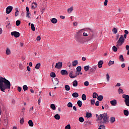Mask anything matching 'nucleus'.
<instances>
[{
  "mask_svg": "<svg viewBox=\"0 0 129 129\" xmlns=\"http://www.w3.org/2000/svg\"><path fill=\"white\" fill-rule=\"evenodd\" d=\"M98 97V94L96 92H94L93 93V98H96Z\"/></svg>",
  "mask_w": 129,
  "mask_h": 129,
  "instance_id": "obj_35",
  "label": "nucleus"
},
{
  "mask_svg": "<svg viewBox=\"0 0 129 129\" xmlns=\"http://www.w3.org/2000/svg\"><path fill=\"white\" fill-rule=\"evenodd\" d=\"M73 71H71L69 74V76L71 78H75L76 77V76L75 75H74Z\"/></svg>",
  "mask_w": 129,
  "mask_h": 129,
  "instance_id": "obj_13",
  "label": "nucleus"
},
{
  "mask_svg": "<svg viewBox=\"0 0 129 129\" xmlns=\"http://www.w3.org/2000/svg\"><path fill=\"white\" fill-rule=\"evenodd\" d=\"M91 103L92 105H94V104H95V100H94V99L91 100Z\"/></svg>",
  "mask_w": 129,
  "mask_h": 129,
  "instance_id": "obj_53",
  "label": "nucleus"
},
{
  "mask_svg": "<svg viewBox=\"0 0 129 129\" xmlns=\"http://www.w3.org/2000/svg\"><path fill=\"white\" fill-rule=\"evenodd\" d=\"M123 43H124V37H123V35H121L117 42V44L116 46L117 48H118V47L121 46Z\"/></svg>",
  "mask_w": 129,
  "mask_h": 129,
  "instance_id": "obj_4",
  "label": "nucleus"
},
{
  "mask_svg": "<svg viewBox=\"0 0 129 129\" xmlns=\"http://www.w3.org/2000/svg\"><path fill=\"white\" fill-rule=\"evenodd\" d=\"M4 124V125H8V120L7 119L5 120Z\"/></svg>",
  "mask_w": 129,
  "mask_h": 129,
  "instance_id": "obj_60",
  "label": "nucleus"
},
{
  "mask_svg": "<svg viewBox=\"0 0 129 129\" xmlns=\"http://www.w3.org/2000/svg\"><path fill=\"white\" fill-rule=\"evenodd\" d=\"M16 26H18L19 25H21V21L20 20L16 21Z\"/></svg>",
  "mask_w": 129,
  "mask_h": 129,
  "instance_id": "obj_52",
  "label": "nucleus"
},
{
  "mask_svg": "<svg viewBox=\"0 0 129 129\" xmlns=\"http://www.w3.org/2000/svg\"><path fill=\"white\" fill-rule=\"evenodd\" d=\"M11 49H10V48L7 47L6 48V55H11Z\"/></svg>",
  "mask_w": 129,
  "mask_h": 129,
  "instance_id": "obj_14",
  "label": "nucleus"
},
{
  "mask_svg": "<svg viewBox=\"0 0 129 129\" xmlns=\"http://www.w3.org/2000/svg\"><path fill=\"white\" fill-rule=\"evenodd\" d=\"M17 90L19 92H21L22 91V88L21 87H18Z\"/></svg>",
  "mask_w": 129,
  "mask_h": 129,
  "instance_id": "obj_59",
  "label": "nucleus"
},
{
  "mask_svg": "<svg viewBox=\"0 0 129 129\" xmlns=\"http://www.w3.org/2000/svg\"><path fill=\"white\" fill-rule=\"evenodd\" d=\"M6 89H11V82L5 78L0 77V90L5 92Z\"/></svg>",
  "mask_w": 129,
  "mask_h": 129,
  "instance_id": "obj_1",
  "label": "nucleus"
},
{
  "mask_svg": "<svg viewBox=\"0 0 129 129\" xmlns=\"http://www.w3.org/2000/svg\"><path fill=\"white\" fill-rule=\"evenodd\" d=\"M20 123L21 124H24V122H25V120L24 119V118H22L20 119Z\"/></svg>",
  "mask_w": 129,
  "mask_h": 129,
  "instance_id": "obj_51",
  "label": "nucleus"
},
{
  "mask_svg": "<svg viewBox=\"0 0 129 129\" xmlns=\"http://www.w3.org/2000/svg\"><path fill=\"white\" fill-rule=\"evenodd\" d=\"M90 69V67L89 66H85L84 68V69L86 72L88 71V70H89Z\"/></svg>",
  "mask_w": 129,
  "mask_h": 129,
  "instance_id": "obj_29",
  "label": "nucleus"
},
{
  "mask_svg": "<svg viewBox=\"0 0 129 129\" xmlns=\"http://www.w3.org/2000/svg\"><path fill=\"white\" fill-rule=\"evenodd\" d=\"M73 11V7H71L70 8H69L68 9V13L69 14H71V13H72Z\"/></svg>",
  "mask_w": 129,
  "mask_h": 129,
  "instance_id": "obj_31",
  "label": "nucleus"
},
{
  "mask_svg": "<svg viewBox=\"0 0 129 129\" xmlns=\"http://www.w3.org/2000/svg\"><path fill=\"white\" fill-rule=\"evenodd\" d=\"M99 126L102 129H105V126L104 125H100Z\"/></svg>",
  "mask_w": 129,
  "mask_h": 129,
  "instance_id": "obj_57",
  "label": "nucleus"
},
{
  "mask_svg": "<svg viewBox=\"0 0 129 129\" xmlns=\"http://www.w3.org/2000/svg\"><path fill=\"white\" fill-rule=\"evenodd\" d=\"M54 117L57 120H59V119H60V115H59V114H56L54 116Z\"/></svg>",
  "mask_w": 129,
  "mask_h": 129,
  "instance_id": "obj_25",
  "label": "nucleus"
},
{
  "mask_svg": "<svg viewBox=\"0 0 129 129\" xmlns=\"http://www.w3.org/2000/svg\"><path fill=\"white\" fill-rule=\"evenodd\" d=\"M11 35L14 36L15 38H19L20 36V33L17 31H13L11 32Z\"/></svg>",
  "mask_w": 129,
  "mask_h": 129,
  "instance_id": "obj_9",
  "label": "nucleus"
},
{
  "mask_svg": "<svg viewBox=\"0 0 129 129\" xmlns=\"http://www.w3.org/2000/svg\"><path fill=\"white\" fill-rule=\"evenodd\" d=\"M107 3H108V0H105V2L104 3V6H107Z\"/></svg>",
  "mask_w": 129,
  "mask_h": 129,
  "instance_id": "obj_62",
  "label": "nucleus"
},
{
  "mask_svg": "<svg viewBox=\"0 0 129 129\" xmlns=\"http://www.w3.org/2000/svg\"><path fill=\"white\" fill-rule=\"evenodd\" d=\"M103 64V61L100 60L98 62V66L99 68H101L102 67V65Z\"/></svg>",
  "mask_w": 129,
  "mask_h": 129,
  "instance_id": "obj_16",
  "label": "nucleus"
},
{
  "mask_svg": "<svg viewBox=\"0 0 129 129\" xmlns=\"http://www.w3.org/2000/svg\"><path fill=\"white\" fill-rule=\"evenodd\" d=\"M36 8H37V3H33L32 5L31 9H32V10H35Z\"/></svg>",
  "mask_w": 129,
  "mask_h": 129,
  "instance_id": "obj_26",
  "label": "nucleus"
},
{
  "mask_svg": "<svg viewBox=\"0 0 129 129\" xmlns=\"http://www.w3.org/2000/svg\"><path fill=\"white\" fill-rule=\"evenodd\" d=\"M76 69H77V72H81L82 68H81V66H78L77 67Z\"/></svg>",
  "mask_w": 129,
  "mask_h": 129,
  "instance_id": "obj_37",
  "label": "nucleus"
},
{
  "mask_svg": "<svg viewBox=\"0 0 129 129\" xmlns=\"http://www.w3.org/2000/svg\"><path fill=\"white\" fill-rule=\"evenodd\" d=\"M68 107H73V104L71 102H69L68 103Z\"/></svg>",
  "mask_w": 129,
  "mask_h": 129,
  "instance_id": "obj_49",
  "label": "nucleus"
},
{
  "mask_svg": "<svg viewBox=\"0 0 129 129\" xmlns=\"http://www.w3.org/2000/svg\"><path fill=\"white\" fill-rule=\"evenodd\" d=\"M58 22V20L56 18H52L51 19V23L52 24H57V22Z\"/></svg>",
  "mask_w": 129,
  "mask_h": 129,
  "instance_id": "obj_27",
  "label": "nucleus"
},
{
  "mask_svg": "<svg viewBox=\"0 0 129 129\" xmlns=\"http://www.w3.org/2000/svg\"><path fill=\"white\" fill-rule=\"evenodd\" d=\"M36 40L37 41H41V36H37L36 38Z\"/></svg>",
  "mask_w": 129,
  "mask_h": 129,
  "instance_id": "obj_61",
  "label": "nucleus"
},
{
  "mask_svg": "<svg viewBox=\"0 0 129 129\" xmlns=\"http://www.w3.org/2000/svg\"><path fill=\"white\" fill-rule=\"evenodd\" d=\"M86 115L87 118H89V117H91V116H92V114H91V113L87 112Z\"/></svg>",
  "mask_w": 129,
  "mask_h": 129,
  "instance_id": "obj_32",
  "label": "nucleus"
},
{
  "mask_svg": "<svg viewBox=\"0 0 129 129\" xmlns=\"http://www.w3.org/2000/svg\"><path fill=\"white\" fill-rule=\"evenodd\" d=\"M72 96L74 98H77V97H78V96H79V94H78V93H77V92H75L72 94Z\"/></svg>",
  "mask_w": 129,
  "mask_h": 129,
  "instance_id": "obj_17",
  "label": "nucleus"
},
{
  "mask_svg": "<svg viewBox=\"0 0 129 129\" xmlns=\"http://www.w3.org/2000/svg\"><path fill=\"white\" fill-rule=\"evenodd\" d=\"M19 68L20 70H23L24 69V66L22 63H20L19 65Z\"/></svg>",
  "mask_w": 129,
  "mask_h": 129,
  "instance_id": "obj_46",
  "label": "nucleus"
},
{
  "mask_svg": "<svg viewBox=\"0 0 129 129\" xmlns=\"http://www.w3.org/2000/svg\"><path fill=\"white\" fill-rule=\"evenodd\" d=\"M40 67H41V63H37L35 66V69H40Z\"/></svg>",
  "mask_w": 129,
  "mask_h": 129,
  "instance_id": "obj_34",
  "label": "nucleus"
},
{
  "mask_svg": "<svg viewBox=\"0 0 129 129\" xmlns=\"http://www.w3.org/2000/svg\"><path fill=\"white\" fill-rule=\"evenodd\" d=\"M77 104L79 107H81V106H82V101H81V100H78Z\"/></svg>",
  "mask_w": 129,
  "mask_h": 129,
  "instance_id": "obj_28",
  "label": "nucleus"
},
{
  "mask_svg": "<svg viewBox=\"0 0 129 129\" xmlns=\"http://www.w3.org/2000/svg\"><path fill=\"white\" fill-rule=\"evenodd\" d=\"M114 64V60L111 61L109 60L108 62L109 66H111V65H113Z\"/></svg>",
  "mask_w": 129,
  "mask_h": 129,
  "instance_id": "obj_40",
  "label": "nucleus"
},
{
  "mask_svg": "<svg viewBox=\"0 0 129 129\" xmlns=\"http://www.w3.org/2000/svg\"><path fill=\"white\" fill-rule=\"evenodd\" d=\"M50 77H52L53 78H55L56 77V74L54 72H51L50 74Z\"/></svg>",
  "mask_w": 129,
  "mask_h": 129,
  "instance_id": "obj_38",
  "label": "nucleus"
},
{
  "mask_svg": "<svg viewBox=\"0 0 129 129\" xmlns=\"http://www.w3.org/2000/svg\"><path fill=\"white\" fill-rule=\"evenodd\" d=\"M106 77L107 81L108 82V81H109V79H110V77H109V75L108 74V73H107V74H106Z\"/></svg>",
  "mask_w": 129,
  "mask_h": 129,
  "instance_id": "obj_50",
  "label": "nucleus"
},
{
  "mask_svg": "<svg viewBox=\"0 0 129 129\" xmlns=\"http://www.w3.org/2000/svg\"><path fill=\"white\" fill-rule=\"evenodd\" d=\"M123 113L125 115V116H128V114H129L128 110H124Z\"/></svg>",
  "mask_w": 129,
  "mask_h": 129,
  "instance_id": "obj_24",
  "label": "nucleus"
},
{
  "mask_svg": "<svg viewBox=\"0 0 129 129\" xmlns=\"http://www.w3.org/2000/svg\"><path fill=\"white\" fill-rule=\"evenodd\" d=\"M61 75H68V72L66 70H62L60 71Z\"/></svg>",
  "mask_w": 129,
  "mask_h": 129,
  "instance_id": "obj_12",
  "label": "nucleus"
},
{
  "mask_svg": "<svg viewBox=\"0 0 129 129\" xmlns=\"http://www.w3.org/2000/svg\"><path fill=\"white\" fill-rule=\"evenodd\" d=\"M62 66H63V63L62 62H58L56 63L55 68L56 69H61Z\"/></svg>",
  "mask_w": 129,
  "mask_h": 129,
  "instance_id": "obj_8",
  "label": "nucleus"
},
{
  "mask_svg": "<svg viewBox=\"0 0 129 129\" xmlns=\"http://www.w3.org/2000/svg\"><path fill=\"white\" fill-rule=\"evenodd\" d=\"M122 97L124 99V102L125 103V105H126V106H129V95L123 94Z\"/></svg>",
  "mask_w": 129,
  "mask_h": 129,
  "instance_id": "obj_5",
  "label": "nucleus"
},
{
  "mask_svg": "<svg viewBox=\"0 0 129 129\" xmlns=\"http://www.w3.org/2000/svg\"><path fill=\"white\" fill-rule=\"evenodd\" d=\"M28 124L29 126H34V123L32 120H29L28 121Z\"/></svg>",
  "mask_w": 129,
  "mask_h": 129,
  "instance_id": "obj_21",
  "label": "nucleus"
},
{
  "mask_svg": "<svg viewBox=\"0 0 129 129\" xmlns=\"http://www.w3.org/2000/svg\"><path fill=\"white\" fill-rule=\"evenodd\" d=\"M114 121H115V118L114 117H111L110 118V122L113 123Z\"/></svg>",
  "mask_w": 129,
  "mask_h": 129,
  "instance_id": "obj_43",
  "label": "nucleus"
},
{
  "mask_svg": "<svg viewBox=\"0 0 129 129\" xmlns=\"http://www.w3.org/2000/svg\"><path fill=\"white\" fill-rule=\"evenodd\" d=\"M82 100H83L84 101L86 100V95H85V94H83L82 95Z\"/></svg>",
  "mask_w": 129,
  "mask_h": 129,
  "instance_id": "obj_36",
  "label": "nucleus"
},
{
  "mask_svg": "<svg viewBox=\"0 0 129 129\" xmlns=\"http://www.w3.org/2000/svg\"><path fill=\"white\" fill-rule=\"evenodd\" d=\"M112 50L113 52H117V47H116L115 46H113L112 47Z\"/></svg>",
  "mask_w": 129,
  "mask_h": 129,
  "instance_id": "obj_45",
  "label": "nucleus"
},
{
  "mask_svg": "<svg viewBox=\"0 0 129 129\" xmlns=\"http://www.w3.org/2000/svg\"><path fill=\"white\" fill-rule=\"evenodd\" d=\"M125 49H126V50H127V51H129V46L126 45Z\"/></svg>",
  "mask_w": 129,
  "mask_h": 129,
  "instance_id": "obj_64",
  "label": "nucleus"
},
{
  "mask_svg": "<svg viewBox=\"0 0 129 129\" xmlns=\"http://www.w3.org/2000/svg\"><path fill=\"white\" fill-rule=\"evenodd\" d=\"M77 64H78V60H75L72 61V66L74 67H75V66H76V65H77Z\"/></svg>",
  "mask_w": 129,
  "mask_h": 129,
  "instance_id": "obj_18",
  "label": "nucleus"
},
{
  "mask_svg": "<svg viewBox=\"0 0 129 129\" xmlns=\"http://www.w3.org/2000/svg\"><path fill=\"white\" fill-rule=\"evenodd\" d=\"M64 89L66 91H69V90H70V86L68 85H66L64 86Z\"/></svg>",
  "mask_w": 129,
  "mask_h": 129,
  "instance_id": "obj_20",
  "label": "nucleus"
},
{
  "mask_svg": "<svg viewBox=\"0 0 129 129\" xmlns=\"http://www.w3.org/2000/svg\"><path fill=\"white\" fill-rule=\"evenodd\" d=\"M97 68V66H94L92 67H90L89 69V74H91V73H93V72H95L96 71V69Z\"/></svg>",
  "mask_w": 129,
  "mask_h": 129,
  "instance_id": "obj_7",
  "label": "nucleus"
},
{
  "mask_svg": "<svg viewBox=\"0 0 129 129\" xmlns=\"http://www.w3.org/2000/svg\"><path fill=\"white\" fill-rule=\"evenodd\" d=\"M84 31V29L80 30L76 34L75 37H83V31Z\"/></svg>",
  "mask_w": 129,
  "mask_h": 129,
  "instance_id": "obj_6",
  "label": "nucleus"
},
{
  "mask_svg": "<svg viewBox=\"0 0 129 129\" xmlns=\"http://www.w3.org/2000/svg\"><path fill=\"white\" fill-rule=\"evenodd\" d=\"M31 29L32 31H33V32H35V31L36 30L35 26L34 25V24H33V23L31 24Z\"/></svg>",
  "mask_w": 129,
  "mask_h": 129,
  "instance_id": "obj_30",
  "label": "nucleus"
},
{
  "mask_svg": "<svg viewBox=\"0 0 129 129\" xmlns=\"http://www.w3.org/2000/svg\"><path fill=\"white\" fill-rule=\"evenodd\" d=\"M78 75H82V73L80 72H76V77H77V76H78Z\"/></svg>",
  "mask_w": 129,
  "mask_h": 129,
  "instance_id": "obj_47",
  "label": "nucleus"
},
{
  "mask_svg": "<svg viewBox=\"0 0 129 129\" xmlns=\"http://www.w3.org/2000/svg\"><path fill=\"white\" fill-rule=\"evenodd\" d=\"M112 32L113 34H116L117 33V29L114 28L112 30Z\"/></svg>",
  "mask_w": 129,
  "mask_h": 129,
  "instance_id": "obj_44",
  "label": "nucleus"
},
{
  "mask_svg": "<svg viewBox=\"0 0 129 129\" xmlns=\"http://www.w3.org/2000/svg\"><path fill=\"white\" fill-rule=\"evenodd\" d=\"M41 103V98H39L38 100V105H40V104Z\"/></svg>",
  "mask_w": 129,
  "mask_h": 129,
  "instance_id": "obj_63",
  "label": "nucleus"
},
{
  "mask_svg": "<svg viewBox=\"0 0 129 129\" xmlns=\"http://www.w3.org/2000/svg\"><path fill=\"white\" fill-rule=\"evenodd\" d=\"M118 92L119 94H121V93H122L123 94V90L121 88H119V89L118 90Z\"/></svg>",
  "mask_w": 129,
  "mask_h": 129,
  "instance_id": "obj_39",
  "label": "nucleus"
},
{
  "mask_svg": "<svg viewBox=\"0 0 129 129\" xmlns=\"http://www.w3.org/2000/svg\"><path fill=\"white\" fill-rule=\"evenodd\" d=\"M79 120L80 122H83L84 121V118L83 117H80L79 118Z\"/></svg>",
  "mask_w": 129,
  "mask_h": 129,
  "instance_id": "obj_48",
  "label": "nucleus"
},
{
  "mask_svg": "<svg viewBox=\"0 0 129 129\" xmlns=\"http://www.w3.org/2000/svg\"><path fill=\"white\" fill-rule=\"evenodd\" d=\"M23 90L24 91H26V90H28V86L27 85H25L23 86Z\"/></svg>",
  "mask_w": 129,
  "mask_h": 129,
  "instance_id": "obj_42",
  "label": "nucleus"
},
{
  "mask_svg": "<svg viewBox=\"0 0 129 129\" xmlns=\"http://www.w3.org/2000/svg\"><path fill=\"white\" fill-rule=\"evenodd\" d=\"M98 120H102L101 121V123H103L105 122H107L108 118H107V114L104 113L103 114H101L98 117Z\"/></svg>",
  "mask_w": 129,
  "mask_h": 129,
  "instance_id": "obj_2",
  "label": "nucleus"
},
{
  "mask_svg": "<svg viewBox=\"0 0 129 129\" xmlns=\"http://www.w3.org/2000/svg\"><path fill=\"white\" fill-rule=\"evenodd\" d=\"M75 39L78 44L83 45V44H84L85 42V38L84 37H75Z\"/></svg>",
  "mask_w": 129,
  "mask_h": 129,
  "instance_id": "obj_3",
  "label": "nucleus"
},
{
  "mask_svg": "<svg viewBox=\"0 0 129 129\" xmlns=\"http://www.w3.org/2000/svg\"><path fill=\"white\" fill-rule=\"evenodd\" d=\"M110 103L113 106H115L117 105V101L115 99H113V100L110 101Z\"/></svg>",
  "mask_w": 129,
  "mask_h": 129,
  "instance_id": "obj_11",
  "label": "nucleus"
},
{
  "mask_svg": "<svg viewBox=\"0 0 129 129\" xmlns=\"http://www.w3.org/2000/svg\"><path fill=\"white\" fill-rule=\"evenodd\" d=\"M85 86H88L89 85V82L88 81H85L84 83Z\"/></svg>",
  "mask_w": 129,
  "mask_h": 129,
  "instance_id": "obj_54",
  "label": "nucleus"
},
{
  "mask_svg": "<svg viewBox=\"0 0 129 129\" xmlns=\"http://www.w3.org/2000/svg\"><path fill=\"white\" fill-rule=\"evenodd\" d=\"M50 108H51V109H53V110H55L56 109V106H55V104H51L50 105Z\"/></svg>",
  "mask_w": 129,
  "mask_h": 129,
  "instance_id": "obj_33",
  "label": "nucleus"
},
{
  "mask_svg": "<svg viewBox=\"0 0 129 129\" xmlns=\"http://www.w3.org/2000/svg\"><path fill=\"white\" fill-rule=\"evenodd\" d=\"M84 31H86V32H89V33H92V32H93L92 29H91L90 28H84Z\"/></svg>",
  "mask_w": 129,
  "mask_h": 129,
  "instance_id": "obj_22",
  "label": "nucleus"
},
{
  "mask_svg": "<svg viewBox=\"0 0 129 129\" xmlns=\"http://www.w3.org/2000/svg\"><path fill=\"white\" fill-rule=\"evenodd\" d=\"M13 11V7L12 6H9L6 8V14L9 15Z\"/></svg>",
  "mask_w": 129,
  "mask_h": 129,
  "instance_id": "obj_10",
  "label": "nucleus"
},
{
  "mask_svg": "<svg viewBox=\"0 0 129 129\" xmlns=\"http://www.w3.org/2000/svg\"><path fill=\"white\" fill-rule=\"evenodd\" d=\"M29 112H30V113H34V107L33 106L30 108Z\"/></svg>",
  "mask_w": 129,
  "mask_h": 129,
  "instance_id": "obj_41",
  "label": "nucleus"
},
{
  "mask_svg": "<svg viewBox=\"0 0 129 129\" xmlns=\"http://www.w3.org/2000/svg\"><path fill=\"white\" fill-rule=\"evenodd\" d=\"M73 86H74V87H77V86H78V82H77V80H75L73 81Z\"/></svg>",
  "mask_w": 129,
  "mask_h": 129,
  "instance_id": "obj_15",
  "label": "nucleus"
},
{
  "mask_svg": "<svg viewBox=\"0 0 129 129\" xmlns=\"http://www.w3.org/2000/svg\"><path fill=\"white\" fill-rule=\"evenodd\" d=\"M95 105H96V106H99V101H97L95 103Z\"/></svg>",
  "mask_w": 129,
  "mask_h": 129,
  "instance_id": "obj_58",
  "label": "nucleus"
},
{
  "mask_svg": "<svg viewBox=\"0 0 129 129\" xmlns=\"http://www.w3.org/2000/svg\"><path fill=\"white\" fill-rule=\"evenodd\" d=\"M26 17L28 19H31V17H30V12H27Z\"/></svg>",
  "mask_w": 129,
  "mask_h": 129,
  "instance_id": "obj_56",
  "label": "nucleus"
},
{
  "mask_svg": "<svg viewBox=\"0 0 129 129\" xmlns=\"http://www.w3.org/2000/svg\"><path fill=\"white\" fill-rule=\"evenodd\" d=\"M119 59L121 62H124V58H123V55L122 54L119 55Z\"/></svg>",
  "mask_w": 129,
  "mask_h": 129,
  "instance_id": "obj_19",
  "label": "nucleus"
},
{
  "mask_svg": "<svg viewBox=\"0 0 129 129\" xmlns=\"http://www.w3.org/2000/svg\"><path fill=\"white\" fill-rule=\"evenodd\" d=\"M97 99L99 100V101H102V100L103 99V96L102 95L98 96Z\"/></svg>",
  "mask_w": 129,
  "mask_h": 129,
  "instance_id": "obj_23",
  "label": "nucleus"
},
{
  "mask_svg": "<svg viewBox=\"0 0 129 129\" xmlns=\"http://www.w3.org/2000/svg\"><path fill=\"white\" fill-rule=\"evenodd\" d=\"M65 129H71V126H70V124H68L65 127Z\"/></svg>",
  "mask_w": 129,
  "mask_h": 129,
  "instance_id": "obj_55",
  "label": "nucleus"
}]
</instances>
